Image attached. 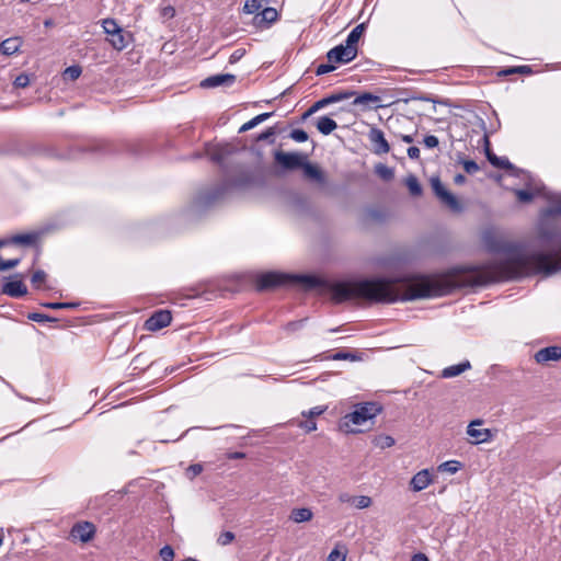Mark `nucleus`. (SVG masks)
I'll list each match as a JSON object with an SVG mask.
<instances>
[{"mask_svg": "<svg viewBox=\"0 0 561 561\" xmlns=\"http://www.w3.org/2000/svg\"><path fill=\"white\" fill-rule=\"evenodd\" d=\"M549 206L540 213L536 236L526 243H515L494 230L483 233L488 252L500 256L482 266L469 270L465 282L469 286H485L491 283L529 275L551 276L561 271V231L551 217L561 215V195L550 194Z\"/></svg>", "mask_w": 561, "mask_h": 561, "instance_id": "obj_1", "label": "nucleus"}, {"mask_svg": "<svg viewBox=\"0 0 561 561\" xmlns=\"http://www.w3.org/2000/svg\"><path fill=\"white\" fill-rule=\"evenodd\" d=\"M81 71L82 70H81L80 66H70V67L66 68L65 76H67L71 80H76L80 77Z\"/></svg>", "mask_w": 561, "mask_h": 561, "instance_id": "obj_47", "label": "nucleus"}, {"mask_svg": "<svg viewBox=\"0 0 561 561\" xmlns=\"http://www.w3.org/2000/svg\"><path fill=\"white\" fill-rule=\"evenodd\" d=\"M516 73H530L531 69L529 66H516L515 67Z\"/></svg>", "mask_w": 561, "mask_h": 561, "instance_id": "obj_64", "label": "nucleus"}, {"mask_svg": "<svg viewBox=\"0 0 561 561\" xmlns=\"http://www.w3.org/2000/svg\"><path fill=\"white\" fill-rule=\"evenodd\" d=\"M332 360H351L356 362L360 357L356 353L340 351L329 356Z\"/></svg>", "mask_w": 561, "mask_h": 561, "instance_id": "obj_30", "label": "nucleus"}, {"mask_svg": "<svg viewBox=\"0 0 561 561\" xmlns=\"http://www.w3.org/2000/svg\"><path fill=\"white\" fill-rule=\"evenodd\" d=\"M304 173L307 178L319 182L324 183L325 178L321 169H319L317 165L311 164L310 162H305L302 165Z\"/></svg>", "mask_w": 561, "mask_h": 561, "instance_id": "obj_21", "label": "nucleus"}, {"mask_svg": "<svg viewBox=\"0 0 561 561\" xmlns=\"http://www.w3.org/2000/svg\"><path fill=\"white\" fill-rule=\"evenodd\" d=\"M460 163L462 164L465 171L469 174H474L479 171V165L473 160H461Z\"/></svg>", "mask_w": 561, "mask_h": 561, "instance_id": "obj_41", "label": "nucleus"}, {"mask_svg": "<svg viewBox=\"0 0 561 561\" xmlns=\"http://www.w3.org/2000/svg\"><path fill=\"white\" fill-rule=\"evenodd\" d=\"M243 55H244L243 49H237L231 54L229 61L231 64H233V62L238 61Z\"/></svg>", "mask_w": 561, "mask_h": 561, "instance_id": "obj_61", "label": "nucleus"}, {"mask_svg": "<svg viewBox=\"0 0 561 561\" xmlns=\"http://www.w3.org/2000/svg\"><path fill=\"white\" fill-rule=\"evenodd\" d=\"M159 556L163 561H173L174 559V550L171 546L165 545L159 551Z\"/></svg>", "mask_w": 561, "mask_h": 561, "instance_id": "obj_40", "label": "nucleus"}, {"mask_svg": "<svg viewBox=\"0 0 561 561\" xmlns=\"http://www.w3.org/2000/svg\"><path fill=\"white\" fill-rule=\"evenodd\" d=\"M298 426L305 430L307 433L313 432L317 430V423L313 420H306L299 422Z\"/></svg>", "mask_w": 561, "mask_h": 561, "instance_id": "obj_50", "label": "nucleus"}, {"mask_svg": "<svg viewBox=\"0 0 561 561\" xmlns=\"http://www.w3.org/2000/svg\"><path fill=\"white\" fill-rule=\"evenodd\" d=\"M408 156L410 159H419L420 158V149L415 146L409 147Z\"/></svg>", "mask_w": 561, "mask_h": 561, "instance_id": "obj_60", "label": "nucleus"}, {"mask_svg": "<svg viewBox=\"0 0 561 561\" xmlns=\"http://www.w3.org/2000/svg\"><path fill=\"white\" fill-rule=\"evenodd\" d=\"M102 26L104 32L110 36L114 33H117L122 27L117 24L114 19H105L102 22Z\"/></svg>", "mask_w": 561, "mask_h": 561, "instance_id": "obj_35", "label": "nucleus"}, {"mask_svg": "<svg viewBox=\"0 0 561 561\" xmlns=\"http://www.w3.org/2000/svg\"><path fill=\"white\" fill-rule=\"evenodd\" d=\"M20 261H21L20 259H12V260H8V261L3 260V264L1 265L2 271H7V270L18 266Z\"/></svg>", "mask_w": 561, "mask_h": 561, "instance_id": "obj_59", "label": "nucleus"}, {"mask_svg": "<svg viewBox=\"0 0 561 561\" xmlns=\"http://www.w3.org/2000/svg\"><path fill=\"white\" fill-rule=\"evenodd\" d=\"M332 64L333 62L319 65L316 69V75L322 76V75H325V73H329V72L335 70V66Z\"/></svg>", "mask_w": 561, "mask_h": 561, "instance_id": "obj_49", "label": "nucleus"}, {"mask_svg": "<svg viewBox=\"0 0 561 561\" xmlns=\"http://www.w3.org/2000/svg\"><path fill=\"white\" fill-rule=\"evenodd\" d=\"M470 368H471L470 362L463 360L459 364L445 367L440 373V377L446 378V379L454 378V377L459 376L460 374L469 370Z\"/></svg>", "mask_w": 561, "mask_h": 561, "instance_id": "obj_16", "label": "nucleus"}, {"mask_svg": "<svg viewBox=\"0 0 561 561\" xmlns=\"http://www.w3.org/2000/svg\"><path fill=\"white\" fill-rule=\"evenodd\" d=\"M202 471H203V466H202V465H199V463L191 465V466L187 468V474H190L191 477H196V476H198Z\"/></svg>", "mask_w": 561, "mask_h": 561, "instance_id": "obj_58", "label": "nucleus"}, {"mask_svg": "<svg viewBox=\"0 0 561 561\" xmlns=\"http://www.w3.org/2000/svg\"><path fill=\"white\" fill-rule=\"evenodd\" d=\"M329 104H330V102H329V100H328V96H325V98H323V99H321V100L317 101V102H316V103H313V104L311 105V107H310V108L305 113L304 117H307V116H309V115H311V114L316 113L317 111H319V110H321V108L325 107V106H327V105H329Z\"/></svg>", "mask_w": 561, "mask_h": 561, "instance_id": "obj_38", "label": "nucleus"}, {"mask_svg": "<svg viewBox=\"0 0 561 561\" xmlns=\"http://www.w3.org/2000/svg\"><path fill=\"white\" fill-rule=\"evenodd\" d=\"M234 540V534L232 531H224L219 535L217 542L221 546H227Z\"/></svg>", "mask_w": 561, "mask_h": 561, "instance_id": "obj_42", "label": "nucleus"}, {"mask_svg": "<svg viewBox=\"0 0 561 561\" xmlns=\"http://www.w3.org/2000/svg\"><path fill=\"white\" fill-rule=\"evenodd\" d=\"M460 468H461L460 461L448 460V461L440 463L437 469L439 472H447V473L454 474V473L458 472L460 470Z\"/></svg>", "mask_w": 561, "mask_h": 561, "instance_id": "obj_28", "label": "nucleus"}, {"mask_svg": "<svg viewBox=\"0 0 561 561\" xmlns=\"http://www.w3.org/2000/svg\"><path fill=\"white\" fill-rule=\"evenodd\" d=\"M394 438L386 434L377 435L373 440V444L380 449L390 448L394 445Z\"/></svg>", "mask_w": 561, "mask_h": 561, "instance_id": "obj_26", "label": "nucleus"}, {"mask_svg": "<svg viewBox=\"0 0 561 561\" xmlns=\"http://www.w3.org/2000/svg\"><path fill=\"white\" fill-rule=\"evenodd\" d=\"M332 299L340 304L352 299L392 304L423 298L440 297L448 288L428 277H417L400 284L386 279L339 282L330 286Z\"/></svg>", "mask_w": 561, "mask_h": 561, "instance_id": "obj_2", "label": "nucleus"}, {"mask_svg": "<svg viewBox=\"0 0 561 561\" xmlns=\"http://www.w3.org/2000/svg\"><path fill=\"white\" fill-rule=\"evenodd\" d=\"M325 410H327L325 407L318 405V407L310 409L307 412H302V415L312 420L314 416H319V415L323 414L325 412Z\"/></svg>", "mask_w": 561, "mask_h": 561, "instance_id": "obj_46", "label": "nucleus"}, {"mask_svg": "<svg viewBox=\"0 0 561 561\" xmlns=\"http://www.w3.org/2000/svg\"><path fill=\"white\" fill-rule=\"evenodd\" d=\"M230 153L227 147L216 146L211 149H207V154L214 163L221 165L226 159V157Z\"/></svg>", "mask_w": 561, "mask_h": 561, "instance_id": "obj_19", "label": "nucleus"}, {"mask_svg": "<svg viewBox=\"0 0 561 561\" xmlns=\"http://www.w3.org/2000/svg\"><path fill=\"white\" fill-rule=\"evenodd\" d=\"M423 142L427 148H435L439 144L438 138L434 135L425 136Z\"/></svg>", "mask_w": 561, "mask_h": 561, "instance_id": "obj_55", "label": "nucleus"}, {"mask_svg": "<svg viewBox=\"0 0 561 561\" xmlns=\"http://www.w3.org/2000/svg\"><path fill=\"white\" fill-rule=\"evenodd\" d=\"M355 94L353 91H342V92H335L330 95H328V100L330 104L337 103L344 100H347L352 98Z\"/></svg>", "mask_w": 561, "mask_h": 561, "instance_id": "obj_34", "label": "nucleus"}, {"mask_svg": "<svg viewBox=\"0 0 561 561\" xmlns=\"http://www.w3.org/2000/svg\"><path fill=\"white\" fill-rule=\"evenodd\" d=\"M411 561H430V560L424 553L419 552V553H415L412 556Z\"/></svg>", "mask_w": 561, "mask_h": 561, "instance_id": "obj_63", "label": "nucleus"}, {"mask_svg": "<svg viewBox=\"0 0 561 561\" xmlns=\"http://www.w3.org/2000/svg\"><path fill=\"white\" fill-rule=\"evenodd\" d=\"M263 7V0H247L244 4V12L248 14H253L259 12Z\"/></svg>", "mask_w": 561, "mask_h": 561, "instance_id": "obj_36", "label": "nucleus"}, {"mask_svg": "<svg viewBox=\"0 0 561 561\" xmlns=\"http://www.w3.org/2000/svg\"><path fill=\"white\" fill-rule=\"evenodd\" d=\"M515 193H516L518 201L523 202V203H528V202L533 201V198H534L533 193L527 190H517Z\"/></svg>", "mask_w": 561, "mask_h": 561, "instance_id": "obj_48", "label": "nucleus"}, {"mask_svg": "<svg viewBox=\"0 0 561 561\" xmlns=\"http://www.w3.org/2000/svg\"><path fill=\"white\" fill-rule=\"evenodd\" d=\"M45 279L46 273L42 270H38L32 275L31 282L35 287L38 288L42 285V283L45 282Z\"/></svg>", "mask_w": 561, "mask_h": 561, "instance_id": "obj_43", "label": "nucleus"}, {"mask_svg": "<svg viewBox=\"0 0 561 561\" xmlns=\"http://www.w3.org/2000/svg\"><path fill=\"white\" fill-rule=\"evenodd\" d=\"M337 500L341 502V503H348L352 505V500H354V496L348 494V493H341L337 497Z\"/></svg>", "mask_w": 561, "mask_h": 561, "instance_id": "obj_62", "label": "nucleus"}, {"mask_svg": "<svg viewBox=\"0 0 561 561\" xmlns=\"http://www.w3.org/2000/svg\"><path fill=\"white\" fill-rule=\"evenodd\" d=\"M236 76L230 73H219L207 77L201 82L202 88H216L220 85L230 87L234 83Z\"/></svg>", "mask_w": 561, "mask_h": 561, "instance_id": "obj_12", "label": "nucleus"}, {"mask_svg": "<svg viewBox=\"0 0 561 561\" xmlns=\"http://www.w3.org/2000/svg\"><path fill=\"white\" fill-rule=\"evenodd\" d=\"M160 15L163 19H172L175 15V9L172 5H164L160 9Z\"/></svg>", "mask_w": 561, "mask_h": 561, "instance_id": "obj_53", "label": "nucleus"}, {"mask_svg": "<svg viewBox=\"0 0 561 561\" xmlns=\"http://www.w3.org/2000/svg\"><path fill=\"white\" fill-rule=\"evenodd\" d=\"M431 186L440 203L448 207L451 211L461 213L463 210L462 204L454 194L445 188L438 176H433L431 179Z\"/></svg>", "mask_w": 561, "mask_h": 561, "instance_id": "obj_5", "label": "nucleus"}, {"mask_svg": "<svg viewBox=\"0 0 561 561\" xmlns=\"http://www.w3.org/2000/svg\"><path fill=\"white\" fill-rule=\"evenodd\" d=\"M44 307L50 309H70L77 308L79 306L78 302H46L43 304Z\"/></svg>", "mask_w": 561, "mask_h": 561, "instance_id": "obj_39", "label": "nucleus"}, {"mask_svg": "<svg viewBox=\"0 0 561 561\" xmlns=\"http://www.w3.org/2000/svg\"><path fill=\"white\" fill-rule=\"evenodd\" d=\"M484 141H485L486 158H488L489 162L494 167V164H496L499 162V157L490 151V148H489L490 142H489V139L486 136L484 137Z\"/></svg>", "mask_w": 561, "mask_h": 561, "instance_id": "obj_51", "label": "nucleus"}, {"mask_svg": "<svg viewBox=\"0 0 561 561\" xmlns=\"http://www.w3.org/2000/svg\"><path fill=\"white\" fill-rule=\"evenodd\" d=\"M483 424L482 420H473L467 427V434L472 438L473 444H482L493 438V433L490 428L478 430L477 426Z\"/></svg>", "mask_w": 561, "mask_h": 561, "instance_id": "obj_10", "label": "nucleus"}, {"mask_svg": "<svg viewBox=\"0 0 561 561\" xmlns=\"http://www.w3.org/2000/svg\"><path fill=\"white\" fill-rule=\"evenodd\" d=\"M345 559L346 552L340 551L337 547L334 548L328 557V561H345Z\"/></svg>", "mask_w": 561, "mask_h": 561, "instance_id": "obj_45", "label": "nucleus"}, {"mask_svg": "<svg viewBox=\"0 0 561 561\" xmlns=\"http://www.w3.org/2000/svg\"><path fill=\"white\" fill-rule=\"evenodd\" d=\"M382 411V407L378 402H362L354 407L351 413L343 417V426L348 427L350 424L363 425L367 421L375 419Z\"/></svg>", "mask_w": 561, "mask_h": 561, "instance_id": "obj_4", "label": "nucleus"}, {"mask_svg": "<svg viewBox=\"0 0 561 561\" xmlns=\"http://www.w3.org/2000/svg\"><path fill=\"white\" fill-rule=\"evenodd\" d=\"M313 517V513L308 507L294 508L290 512L289 518L294 523H306L311 520Z\"/></svg>", "mask_w": 561, "mask_h": 561, "instance_id": "obj_20", "label": "nucleus"}, {"mask_svg": "<svg viewBox=\"0 0 561 561\" xmlns=\"http://www.w3.org/2000/svg\"><path fill=\"white\" fill-rule=\"evenodd\" d=\"M19 275H15L14 279H10L2 286V294L8 295L10 297L20 298L27 294V288L22 279L18 278Z\"/></svg>", "mask_w": 561, "mask_h": 561, "instance_id": "obj_13", "label": "nucleus"}, {"mask_svg": "<svg viewBox=\"0 0 561 561\" xmlns=\"http://www.w3.org/2000/svg\"><path fill=\"white\" fill-rule=\"evenodd\" d=\"M535 359L539 364H545L550 360H559L561 359V346L553 345L543 347L535 354Z\"/></svg>", "mask_w": 561, "mask_h": 561, "instance_id": "obj_15", "label": "nucleus"}, {"mask_svg": "<svg viewBox=\"0 0 561 561\" xmlns=\"http://www.w3.org/2000/svg\"><path fill=\"white\" fill-rule=\"evenodd\" d=\"M380 101V98L378 95H374L371 93L365 92L360 95L356 96L353 101L354 105H360V104H377Z\"/></svg>", "mask_w": 561, "mask_h": 561, "instance_id": "obj_29", "label": "nucleus"}, {"mask_svg": "<svg viewBox=\"0 0 561 561\" xmlns=\"http://www.w3.org/2000/svg\"><path fill=\"white\" fill-rule=\"evenodd\" d=\"M96 528L92 523L79 522L71 527L69 536L72 540L85 543L94 538Z\"/></svg>", "mask_w": 561, "mask_h": 561, "instance_id": "obj_7", "label": "nucleus"}, {"mask_svg": "<svg viewBox=\"0 0 561 561\" xmlns=\"http://www.w3.org/2000/svg\"><path fill=\"white\" fill-rule=\"evenodd\" d=\"M306 319L288 322L285 329L289 332H295L304 327Z\"/></svg>", "mask_w": 561, "mask_h": 561, "instance_id": "obj_56", "label": "nucleus"}, {"mask_svg": "<svg viewBox=\"0 0 561 561\" xmlns=\"http://www.w3.org/2000/svg\"><path fill=\"white\" fill-rule=\"evenodd\" d=\"M172 321L171 312L168 310H158L152 313L145 322V329L151 332L168 327Z\"/></svg>", "mask_w": 561, "mask_h": 561, "instance_id": "obj_9", "label": "nucleus"}, {"mask_svg": "<svg viewBox=\"0 0 561 561\" xmlns=\"http://www.w3.org/2000/svg\"><path fill=\"white\" fill-rule=\"evenodd\" d=\"M371 497L367 495L354 496V500H352V505L358 510L368 508L371 505Z\"/></svg>", "mask_w": 561, "mask_h": 561, "instance_id": "obj_33", "label": "nucleus"}, {"mask_svg": "<svg viewBox=\"0 0 561 561\" xmlns=\"http://www.w3.org/2000/svg\"><path fill=\"white\" fill-rule=\"evenodd\" d=\"M273 114H274L273 112H266V113H262V114L256 115L255 117H253L249 122L244 123L239 128V133H245V131L254 128L259 124H261V123L265 122L266 119H268Z\"/></svg>", "mask_w": 561, "mask_h": 561, "instance_id": "obj_24", "label": "nucleus"}, {"mask_svg": "<svg viewBox=\"0 0 561 561\" xmlns=\"http://www.w3.org/2000/svg\"><path fill=\"white\" fill-rule=\"evenodd\" d=\"M368 139L375 154L380 156L390 151L389 142L385 138V134L381 129L377 127L370 128L368 133Z\"/></svg>", "mask_w": 561, "mask_h": 561, "instance_id": "obj_8", "label": "nucleus"}, {"mask_svg": "<svg viewBox=\"0 0 561 561\" xmlns=\"http://www.w3.org/2000/svg\"><path fill=\"white\" fill-rule=\"evenodd\" d=\"M357 56V48H353L348 46L346 43L340 44L333 48H331L327 53V58L329 62L334 64H347L354 60Z\"/></svg>", "mask_w": 561, "mask_h": 561, "instance_id": "obj_6", "label": "nucleus"}, {"mask_svg": "<svg viewBox=\"0 0 561 561\" xmlns=\"http://www.w3.org/2000/svg\"><path fill=\"white\" fill-rule=\"evenodd\" d=\"M494 167L504 169V170H513L514 165L510 162L506 157H499V162L494 164Z\"/></svg>", "mask_w": 561, "mask_h": 561, "instance_id": "obj_54", "label": "nucleus"}, {"mask_svg": "<svg viewBox=\"0 0 561 561\" xmlns=\"http://www.w3.org/2000/svg\"><path fill=\"white\" fill-rule=\"evenodd\" d=\"M36 236L34 233L16 234L12 238V242L16 244L31 245L35 242Z\"/></svg>", "mask_w": 561, "mask_h": 561, "instance_id": "obj_32", "label": "nucleus"}, {"mask_svg": "<svg viewBox=\"0 0 561 561\" xmlns=\"http://www.w3.org/2000/svg\"><path fill=\"white\" fill-rule=\"evenodd\" d=\"M302 156L296 152L277 151L275 160L285 169L294 170L304 165Z\"/></svg>", "mask_w": 561, "mask_h": 561, "instance_id": "obj_11", "label": "nucleus"}, {"mask_svg": "<svg viewBox=\"0 0 561 561\" xmlns=\"http://www.w3.org/2000/svg\"><path fill=\"white\" fill-rule=\"evenodd\" d=\"M337 128V124L334 119L329 116H321L317 122V129L322 135H330L333 130Z\"/></svg>", "mask_w": 561, "mask_h": 561, "instance_id": "obj_22", "label": "nucleus"}, {"mask_svg": "<svg viewBox=\"0 0 561 561\" xmlns=\"http://www.w3.org/2000/svg\"><path fill=\"white\" fill-rule=\"evenodd\" d=\"M290 138L297 142H305L308 140V134L304 129H294L290 133Z\"/></svg>", "mask_w": 561, "mask_h": 561, "instance_id": "obj_44", "label": "nucleus"}, {"mask_svg": "<svg viewBox=\"0 0 561 561\" xmlns=\"http://www.w3.org/2000/svg\"><path fill=\"white\" fill-rule=\"evenodd\" d=\"M375 172L385 181H390L393 178V170L383 163H378L375 167Z\"/></svg>", "mask_w": 561, "mask_h": 561, "instance_id": "obj_31", "label": "nucleus"}, {"mask_svg": "<svg viewBox=\"0 0 561 561\" xmlns=\"http://www.w3.org/2000/svg\"><path fill=\"white\" fill-rule=\"evenodd\" d=\"M301 284L306 288L311 289L322 285V280L312 275L285 274L277 272H268L259 276L256 287L259 290L275 288L280 286H290Z\"/></svg>", "mask_w": 561, "mask_h": 561, "instance_id": "obj_3", "label": "nucleus"}, {"mask_svg": "<svg viewBox=\"0 0 561 561\" xmlns=\"http://www.w3.org/2000/svg\"><path fill=\"white\" fill-rule=\"evenodd\" d=\"M22 45L21 37H10L0 44V50L3 55L11 56L15 54Z\"/></svg>", "mask_w": 561, "mask_h": 561, "instance_id": "obj_18", "label": "nucleus"}, {"mask_svg": "<svg viewBox=\"0 0 561 561\" xmlns=\"http://www.w3.org/2000/svg\"><path fill=\"white\" fill-rule=\"evenodd\" d=\"M366 25L364 23H360L356 25L347 35L344 43H346L348 46L353 48H357V43L359 38L363 36L365 32Z\"/></svg>", "mask_w": 561, "mask_h": 561, "instance_id": "obj_23", "label": "nucleus"}, {"mask_svg": "<svg viewBox=\"0 0 561 561\" xmlns=\"http://www.w3.org/2000/svg\"><path fill=\"white\" fill-rule=\"evenodd\" d=\"M274 135H275V128H274V127H270V128H267L265 131L261 133V134L256 137V141L267 140V139H270L271 137H273Z\"/></svg>", "mask_w": 561, "mask_h": 561, "instance_id": "obj_57", "label": "nucleus"}, {"mask_svg": "<svg viewBox=\"0 0 561 561\" xmlns=\"http://www.w3.org/2000/svg\"><path fill=\"white\" fill-rule=\"evenodd\" d=\"M405 185L409 188L411 195L420 196L422 194V186L415 175L410 174L405 179Z\"/></svg>", "mask_w": 561, "mask_h": 561, "instance_id": "obj_27", "label": "nucleus"}, {"mask_svg": "<svg viewBox=\"0 0 561 561\" xmlns=\"http://www.w3.org/2000/svg\"><path fill=\"white\" fill-rule=\"evenodd\" d=\"M28 320H32L34 322L44 323V322H55L57 319L51 318L45 313L39 312H32L27 316Z\"/></svg>", "mask_w": 561, "mask_h": 561, "instance_id": "obj_37", "label": "nucleus"}, {"mask_svg": "<svg viewBox=\"0 0 561 561\" xmlns=\"http://www.w3.org/2000/svg\"><path fill=\"white\" fill-rule=\"evenodd\" d=\"M255 19H260L256 23L259 25L270 26L273 22L278 19V12L275 8L267 7L264 8Z\"/></svg>", "mask_w": 561, "mask_h": 561, "instance_id": "obj_17", "label": "nucleus"}, {"mask_svg": "<svg viewBox=\"0 0 561 561\" xmlns=\"http://www.w3.org/2000/svg\"><path fill=\"white\" fill-rule=\"evenodd\" d=\"M108 41H110L111 45L113 46V48H115L117 50H123L124 48L127 47V41L125 38L123 28L117 31V33L110 35Z\"/></svg>", "mask_w": 561, "mask_h": 561, "instance_id": "obj_25", "label": "nucleus"}, {"mask_svg": "<svg viewBox=\"0 0 561 561\" xmlns=\"http://www.w3.org/2000/svg\"><path fill=\"white\" fill-rule=\"evenodd\" d=\"M13 83L16 88H25L30 84L28 76L25 73H21L15 78Z\"/></svg>", "mask_w": 561, "mask_h": 561, "instance_id": "obj_52", "label": "nucleus"}, {"mask_svg": "<svg viewBox=\"0 0 561 561\" xmlns=\"http://www.w3.org/2000/svg\"><path fill=\"white\" fill-rule=\"evenodd\" d=\"M432 482L433 478L430 470L423 469L412 477L410 481V488L414 492H420L426 489Z\"/></svg>", "mask_w": 561, "mask_h": 561, "instance_id": "obj_14", "label": "nucleus"}]
</instances>
